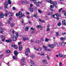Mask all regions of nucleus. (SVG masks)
<instances>
[{
  "label": "nucleus",
  "mask_w": 66,
  "mask_h": 66,
  "mask_svg": "<svg viewBox=\"0 0 66 66\" xmlns=\"http://www.w3.org/2000/svg\"><path fill=\"white\" fill-rule=\"evenodd\" d=\"M22 13L21 12H19L18 13H16V16H19V19H21L22 18V17H24V14H22Z\"/></svg>",
  "instance_id": "nucleus-1"
},
{
  "label": "nucleus",
  "mask_w": 66,
  "mask_h": 66,
  "mask_svg": "<svg viewBox=\"0 0 66 66\" xmlns=\"http://www.w3.org/2000/svg\"><path fill=\"white\" fill-rule=\"evenodd\" d=\"M15 34H16V36H14L13 35H12L11 36L12 37L13 41L15 42L16 40L17 39V37L18 36V33L16 32L15 33Z\"/></svg>",
  "instance_id": "nucleus-2"
},
{
  "label": "nucleus",
  "mask_w": 66,
  "mask_h": 66,
  "mask_svg": "<svg viewBox=\"0 0 66 66\" xmlns=\"http://www.w3.org/2000/svg\"><path fill=\"white\" fill-rule=\"evenodd\" d=\"M48 3H50L51 4H53V5H54V6H55V7L57 8V6L56 5H57V3L56 2H53V1L52 0H50L49 1H48Z\"/></svg>",
  "instance_id": "nucleus-3"
},
{
  "label": "nucleus",
  "mask_w": 66,
  "mask_h": 66,
  "mask_svg": "<svg viewBox=\"0 0 66 66\" xmlns=\"http://www.w3.org/2000/svg\"><path fill=\"white\" fill-rule=\"evenodd\" d=\"M7 5H8V3L7 1H6L4 2V7L5 9L7 8Z\"/></svg>",
  "instance_id": "nucleus-4"
},
{
  "label": "nucleus",
  "mask_w": 66,
  "mask_h": 66,
  "mask_svg": "<svg viewBox=\"0 0 66 66\" xmlns=\"http://www.w3.org/2000/svg\"><path fill=\"white\" fill-rule=\"evenodd\" d=\"M0 38H2V41L4 42L5 40V37L3 35H2L0 36Z\"/></svg>",
  "instance_id": "nucleus-5"
},
{
  "label": "nucleus",
  "mask_w": 66,
  "mask_h": 66,
  "mask_svg": "<svg viewBox=\"0 0 66 66\" xmlns=\"http://www.w3.org/2000/svg\"><path fill=\"white\" fill-rule=\"evenodd\" d=\"M30 52V50L29 48H27V51L25 52V54L27 56H29V55H28V52Z\"/></svg>",
  "instance_id": "nucleus-6"
},
{
  "label": "nucleus",
  "mask_w": 66,
  "mask_h": 66,
  "mask_svg": "<svg viewBox=\"0 0 66 66\" xmlns=\"http://www.w3.org/2000/svg\"><path fill=\"white\" fill-rule=\"evenodd\" d=\"M20 63L21 65L22 66L25 65L26 64V63L24 61H23L22 60H21L20 61Z\"/></svg>",
  "instance_id": "nucleus-7"
},
{
  "label": "nucleus",
  "mask_w": 66,
  "mask_h": 66,
  "mask_svg": "<svg viewBox=\"0 0 66 66\" xmlns=\"http://www.w3.org/2000/svg\"><path fill=\"white\" fill-rule=\"evenodd\" d=\"M14 54L15 55L17 56L18 54V53L16 51H15L14 52Z\"/></svg>",
  "instance_id": "nucleus-8"
},
{
  "label": "nucleus",
  "mask_w": 66,
  "mask_h": 66,
  "mask_svg": "<svg viewBox=\"0 0 66 66\" xmlns=\"http://www.w3.org/2000/svg\"><path fill=\"white\" fill-rule=\"evenodd\" d=\"M34 49L35 50H36V51H41V50H42V48H39L38 49H36L35 48H34Z\"/></svg>",
  "instance_id": "nucleus-9"
},
{
  "label": "nucleus",
  "mask_w": 66,
  "mask_h": 66,
  "mask_svg": "<svg viewBox=\"0 0 66 66\" xmlns=\"http://www.w3.org/2000/svg\"><path fill=\"white\" fill-rule=\"evenodd\" d=\"M4 17V14L2 13H0V18H3Z\"/></svg>",
  "instance_id": "nucleus-10"
},
{
  "label": "nucleus",
  "mask_w": 66,
  "mask_h": 66,
  "mask_svg": "<svg viewBox=\"0 0 66 66\" xmlns=\"http://www.w3.org/2000/svg\"><path fill=\"white\" fill-rule=\"evenodd\" d=\"M60 39L62 41H64L66 40V38H65L61 37L60 38Z\"/></svg>",
  "instance_id": "nucleus-11"
},
{
  "label": "nucleus",
  "mask_w": 66,
  "mask_h": 66,
  "mask_svg": "<svg viewBox=\"0 0 66 66\" xmlns=\"http://www.w3.org/2000/svg\"><path fill=\"white\" fill-rule=\"evenodd\" d=\"M62 23L63 25L65 24V23H66V21L65 20H62Z\"/></svg>",
  "instance_id": "nucleus-12"
},
{
  "label": "nucleus",
  "mask_w": 66,
  "mask_h": 66,
  "mask_svg": "<svg viewBox=\"0 0 66 66\" xmlns=\"http://www.w3.org/2000/svg\"><path fill=\"white\" fill-rule=\"evenodd\" d=\"M12 47H14L15 49H17V46L16 45H14L13 44L12 45Z\"/></svg>",
  "instance_id": "nucleus-13"
},
{
  "label": "nucleus",
  "mask_w": 66,
  "mask_h": 66,
  "mask_svg": "<svg viewBox=\"0 0 66 66\" xmlns=\"http://www.w3.org/2000/svg\"><path fill=\"white\" fill-rule=\"evenodd\" d=\"M43 48H45V50L46 51H47V46H45V45H43Z\"/></svg>",
  "instance_id": "nucleus-14"
},
{
  "label": "nucleus",
  "mask_w": 66,
  "mask_h": 66,
  "mask_svg": "<svg viewBox=\"0 0 66 66\" xmlns=\"http://www.w3.org/2000/svg\"><path fill=\"white\" fill-rule=\"evenodd\" d=\"M3 29L1 28H0V33H3Z\"/></svg>",
  "instance_id": "nucleus-15"
},
{
  "label": "nucleus",
  "mask_w": 66,
  "mask_h": 66,
  "mask_svg": "<svg viewBox=\"0 0 66 66\" xmlns=\"http://www.w3.org/2000/svg\"><path fill=\"white\" fill-rule=\"evenodd\" d=\"M5 42L7 43H10V42H12V40H6Z\"/></svg>",
  "instance_id": "nucleus-16"
},
{
  "label": "nucleus",
  "mask_w": 66,
  "mask_h": 66,
  "mask_svg": "<svg viewBox=\"0 0 66 66\" xmlns=\"http://www.w3.org/2000/svg\"><path fill=\"white\" fill-rule=\"evenodd\" d=\"M22 47L20 45L19 46V49L20 51H21V50H22Z\"/></svg>",
  "instance_id": "nucleus-17"
},
{
  "label": "nucleus",
  "mask_w": 66,
  "mask_h": 66,
  "mask_svg": "<svg viewBox=\"0 0 66 66\" xmlns=\"http://www.w3.org/2000/svg\"><path fill=\"white\" fill-rule=\"evenodd\" d=\"M10 32L12 33H13V34H14V33L15 32V31L13 29H11L10 31Z\"/></svg>",
  "instance_id": "nucleus-18"
},
{
  "label": "nucleus",
  "mask_w": 66,
  "mask_h": 66,
  "mask_svg": "<svg viewBox=\"0 0 66 66\" xmlns=\"http://www.w3.org/2000/svg\"><path fill=\"white\" fill-rule=\"evenodd\" d=\"M65 44L64 42H63L61 43V45L62 46H65Z\"/></svg>",
  "instance_id": "nucleus-19"
},
{
  "label": "nucleus",
  "mask_w": 66,
  "mask_h": 66,
  "mask_svg": "<svg viewBox=\"0 0 66 66\" xmlns=\"http://www.w3.org/2000/svg\"><path fill=\"white\" fill-rule=\"evenodd\" d=\"M29 10L31 12H33V9L32 8H29Z\"/></svg>",
  "instance_id": "nucleus-20"
},
{
  "label": "nucleus",
  "mask_w": 66,
  "mask_h": 66,
  "mask_svg": "<svg viewBox=\"0 0 66 66\" xmlns=\"http://www.w3.org/2000/svg\"><path fill=\"white\" fill-rule=\"evenodd\" d=\"M49 46L51 48H52V49H53V48H54V46H53L51 45H49Z\"/></svg>",
  "instance_id": "nucleus-21"
},
{
  "label": "nucleus",
  "mask_w": 66,
  "mask_h": 66,
  "mask_svg": "<svg viewBox=\"0 0 66 66\" xmlns=\"http://www.w3.org/2000/svg\"><path fill=\"white\" fill-rule=\"evenodd\" d=\"M29 30V27H25V31H28V30Z\"/></svg>",
  "instance_id": "nucleus-22"
},
{
  "label": "nucleus",
  "mask_w": 66,
  "mask_h": 66,
  "mask_svg": "<svg viewBox=\"0 0 66 66\" xmlns=\"http://www.w3.org/2000/svg\"><path fill=\"white\" fill-rule=\"evenodd\" d=\"M55 15L56 17H59V16H61V15L60 14H59L58 13L55 14Z\"/></svg>",
  "instance_id": "nucleus-23"
},
{
  "label": "nucleus",
  "mask_w": 66,
  "mask_h": 66,
  "mask_svg": "<svg viewBox=\"0 0 66 66\" xmlns=\"http://www.w3.org/2000/svg\"><path fill=\"white\" fill-rule=\"evenodd\" d=\"M9 4H12V2L10 0H8V1Z\"/></svg>",
  "instance_id": "nucleus-24"
},
{
  "label": "nucleus",
  "mask_w": 66,
  "mask_h": 66,
  "mask_svg": "<svg viewBox=\"0 0 66 66\" xmlns=\"http://www.w3.org/2000/svg\"><path fill=\"white\" fill-rule=\"evenodd\" d=\"M30 63L32 64V65H34V63L33 62V61L32 60H31L30 61Z\"/></svg>",
  "instance_id": "nucleus-25"
},
{
  "label": "nucleus",
  "mask_w": 66,
  "mask_h": 66,
  "mask_svg": "<svg viewBox=\"0 0 66 66\" xmlns=\"http://www.w3.org/2000/svg\"><path fill=\"white\" fill-rule=\"evenodd\" d=\"M48 40H49V39L48 38H46L45 39V41L46 42H47Z\"/></svg>",
  "instance_id": "nucleus-26"
},
{
  "label": "nucleus",
  "mask_w": 66,
  "mask_h": 66,
  "mask_svg": "<svg viewBox=\"0 0 66 66\" xmlns=\"http://www.w3.org/2000/svg\"><path fill=\"white\" fill-rule=\"evenodd\" d=\"M41 27H41V26H40V25H38L37 26V29H39V28H41Z\"/></svg>",
  "instance_id": "nucleus-27"
},
{
  "label": "nucleus",
  "mask_w": 66,
  "mask_h": 66,
  "mask_svg": "<svg viewBox=\"0 0 66 66\" xmlns=\"http://www.w3.org/2000/svg\"><path fill=\"white\" fill-rule=\"evenodd\" d=\"M31 57L32 58V59H33V58H34L35 57V55H31Z\"/></svg>",
  "instance_id": "nucleus-28"
},
{
  "label": "nucleus",
  "mask_w": 66,
  "mask_h": 66,
  "mask_svg": "<svg viewBox=\"0 0 66 66\" xmlns=\"http://www.w3.org/2000/svg\"><path fill=\"white\" fill-rule=\"evenodd\" d=\"M6 52L7 53H11V51H10V50H7L6 51Z\"/></svg>",
  "instance_id": "nucleus-29"
},
{
  "label": "nucleus",
  "mask_w": 66,
  "mask_h": 66,
  "mask_svg": "<svg viewBox=\"0 0 66 66\" xmlns=\"http://www.w3.org/2000/svg\"><path fill=\"white\" fill-rule=\"evenodd\" d=\"M17 56H13V59H17Z\"/></svg>",
  "instance_id": "nucleus-30"
},
{
  "label": "nucleus",
  "mask_w": 66,
  "mask_h": 66,
  "mask_svg": "<svg viewBox=\"0 0 66 66\" xmlns=\"http://www.w3.org/2000/svg\"><path fill=\"white\" fill-rule=\"evenodd\" d=\"M59 23H58L57 25L58 26H60L61 25V22H59Z\"/></svg>",
  "instance_id": "nucleus-31"
},
{
  "label": "nucleus",
  "mask_w": 66,
  "mask_h": 66,
  "mask_svg": "<svg viewBox=\"0 0 66 66\" xmlns=\"http://www.w3.org/2000/svg\"><path fill=\"white\" fill-rule=\"evenodd\" d=\"M14 23H12L11 24V27L12 28V27H14Z\"/></svg>",
  "instance_id": "nucleus-32"
},
{
  "label": "nucleus",
  "mask_w": 66,
  "mask_h": 66,
  "mask_svg": "<svg viewBox=\"0 0 66 66\" xmlns=\"http://www.w3.org/2000/svg\"><path fill=\"white\" fill-rule=\"evenodd\" d=\"M35 4L37 6H39V4H38V2L36 3Z\"/></svg>",
  "instance_id": "nucleus-33"
},
{
  "label": "nucleus",
  "mask_w": 66,
  "mask_h": 66,
  "mask_svg": "<svg viewBox=\"0 0 66 66\" xmlns=\"http://www.w3.org/2000/svg\"><path fill=\"white\" fill-rule=\"evenodd\" d=\"M58 55L59 57H62V55L60 53Z\"/></svg>",
  "instance_id": "nucleus-34"
},
{
  "label": "nucleus",
  "mask_w": 66,
  "mask_h": 66,
  "mask_svg": "<svg viewBox=\"0 0 66 66\" xmlns=\"http://www.w3.org/2000/svg\"><path fill=\"white\" fill-rule=\"evenodd\" d=\"M38 11L39 13H42V11H41L40 10L38 9Z\"/></svg>",
  "instance_id": "nucleus-35"
},
{
  "label": "nucleus",
  "mask_w": 66,
  "mask_h": 66,
  "mask_svg": "<svg viewBox=\"0 0 66 66\" xmlns=\"http://www.w3.org/2000/svg\"><path fill=\"white\" fill-rule=\"evenodd\" d=\"M62 8H61V9H60L59 11V13H60V12H61V11H62Z\"/></svg>",
  "instance_id": "nucleus-36"
},
{
  "label": "nucleus",
  "mask_w": 66,
  "mask_h": 66,
  "mask_svg": "<svg viewBox=\"0 0 66 66\" xmlns=\"http://www.w3.org/2000/svg\"><path fill=\"white\" fill-rule=\"evenodd\" d=\"M59 65L60 66H62V63L61 62H60L59 63Z\"/></svg>",
  "instance_id": "nucleus-37"
},
{
  "label": "nucleus",
  "mask_w": 66,
  "mask_h": 66,
  "mask_svg": "<svg viewBox=\"0 0 66 66\" xmlns=\"http://www.w3.org/2000/svg\"><path fill=\"white\" fill-rule=\"evenodd\" d=\"M42 62L44 63H46L47 61H46V60H43L42 61Z\"/></svg>",
  "instance_id": "nucleus-38"
},
{
  "label": "nucleus",
  "mask_w": 66,
  "mask_h": 66,
  "mask_svg": "<svg viewBox=\"0 0 66 66\" xmlns=\"http://www.w3.org/2000/svg\"><path fill=\"white\" fill-rule=\"evenodd\" d=\"M34 17H36V18H37V14H35L34 15Z\"/></svg>",
  "instance_id": "nucleus-39"
},
{
  "label": "nucleus",
  "mask_w": 66,
  "mask_h": 66,
  "mask_svg": "<svg viewBox=\"0 0 66 66\" xmlns=\"http://www.w3.org/2000/svg\"><path fill=\"white\" fill-rule=\"evenodd\" d=\"M21 3L22 4H24L25 3H24V2L23 1H21Z\"/></svg>",
  "instance_id": "nucleus-40"
},
{
  "label": "nucleus",
  "mask_w": 66,
  "mask_h": 66,
  "mask_svg": "<svg viewBox=\"0 0 66 66\" xmlns=\"http://www.w3.org/2000/svg\"><path fill=\"white\" fill-rule=\"evenodd\" d=\"M50 31V28H47L46 29V31Z\"/></svg>",
  "instance_id": "nucleus-41"
},
{
  "label": "nucleus",
  "mask_w": 66,
  "mask_h": 66,
  "mask_svg": "<svg viewBox=\"0 0 66 66\" xmlns=\"http://www.w3.org/2000/svg\"><path fill=\"white\" fill-rule=\"evenodd\" d=\"M35 43L36 44H37V43H39V41L38 40H37L36 41Z\"/></svg>",
  "instance_id": "nucleus-42"
},
{
  "label": "nucleus",
  "mask_w": 66,
  "mask_h": 66,
  "mask_svg": "<svg viewBox=\"0 0 66 66\" xmlns=\"http://www.w3.org/2000/svg\"><path fill=\"white\" fill-rule=\"evenodd\" d=\"M25 3L26 4V3H29V1H26L25 2Z\"/></svg>",
  "instance_id": "nucleus-43"
},
{
  "label": "nucleus",
  "mask_w": 66,
  "mask_h": 66,
  "mask_svg": "<svg viewBox=\"0 0 66 66\" xmlns=\"http://www.w3.org/2000/svg\"><path fill=\"white\" fill-rule=\"evenodd\" d=\"M7 23L9 24H11V22L10 21H8L7 22Z\"/></svg>",
  "instance_id": "nucleus-44"
},
{
  "label": "nucleus",
  "mask_w": 66,
  "mask_h": 66,
  "mask_svg": "<svg viewBox=\"0 0 66 66\" xmlns=\"http://www.w3.org/2000/svg\"><path fill=\"white\" fill-rule=\"evenodd\" d=\"M46 14L47 15H50V12H48Z\"/></svg>",
  "instance_id": "nucleus-45"
},
{
  "label": "nucleus",
  "mask_w": 66,
  "mask_h": 66,
  "mask_svg": "<svg viewBox=\"0 0 66 66\" xmlns=\"http://www.w3.org/2000/svg\"><path fill=\"white\" fill-rule=\"evenodd\" d=\"M26 40H27V39L26 38H23V41H25Z\"/></svg>",
  "instance_id": "nucleus-46"
},
{
  "label": "nucleus",
  "mask_w": 66,
  "mask_h": 66,
  "mask_svg": "<svg viewBox=\"0 0 66 66\" xmlns=\"http://www.w3.org/2000/svg\"><path fill=\"white\" fill-rule=\"evenodd\" d=\"M54 6L52 5H51L50 6V7L52 9L53 7H54Z\"/></svg>",
  "instance_id": "nucleus-47"
},
{
  "label": "nucleus",
  "mask_w": 66,
  "mask_h": 66,
  "mask_svg": "<svg viewBox=\"0 0 66 66\" xmlns=\"http://www.w3.org/2000/svg\"><path fill=\"white\" fill-rule=\"evenodd\" d=\"M47 51H51V50H50V49L47 48Z\"/></svg>",
  "instance_id": "nucleus-48"
},
{
  "label": "nucleus",
  "mask_w": 66,
  "mask_h": 66,
  "mask_svg": "<svg viewBox=\"0 0 66 66\" xmlns=\"http://www.w3.org/2000/svg\"><path fill=\"white\" fill-rule=\"evenodd\" d=\"M13 20V18H9V20L11 21V20Z\"/></svg>",
  "instance_id": "nucleus-49"
},
{
  "label": "nucleus",
  "mask_w": 66,
  "mask_h": 66,
  "mask_svg": "<svg viewBox=\"0 0 66 66\" xmlns=\"http://www.w3.org/2000/svg\"><path fill=\"white\" fill-rule=\"evenodd\" d=\"M53 12H50V15H52V14H53V13H52Z\"/></svg>",
  "instance_id": "nucleus-50"
},
{
  "label": "nucleus",
  "mask_w": 66,
  "mask_h": 66,
  "mask_svg": "<svg viewBox=\"0 0 66 66\" xmlns=\"http://www.w3.org/2000/svg\"><path fill=\"white\" fill-rule=\"evenodd\" d=\"M44 54H45V53L44 52H42V55H44Z\"/></svg>",
  "instance_id": "nucleus-51"
},
{
  "label": "nucleus",
  "mask_w": 66,
  "mask_h": 66,
  "mask_svg": "<svg viewBox=\"0 0 66 66\" xmlns=\"http://www.w3.org/2000/svg\"><path fill=\"white\" fill-rule=\"evenodd\" d=\"M21 42H19L18 43V44L19 45H21Z\"/></svg>",
  "instance_id": "nucleus-52"
},
{
  "label": "nucleus",
  "mask_w": 66,
  "mask_h": 66,
  "mask_svg": "<svg viewBox=\"0 0 66 66\" xmlns=\"http://www.w3.org/2000/svg\"><path fill=\"white\" fill-rule=\"evenodd\" d=\"M62 57H65V55H62Z\"/></svg>",
  "instance_id": "nucleus-53"
},
{
  "label": "nucleus",
  "mask_w": 66,
  "mask_h": 66,
  "mask_svg": "<svg viewBox=\"0 0 66 66\" xmlns=\"http://www.w3.org/2000/svg\"><path fill=\"white\" fill-rule=\"evenodd\" d=\"M50 25H48L47 26V28H50Z\"/></svg>",
  "instance_id": "nucleus-54"
},
{
  "label": "nucleus",
  "mask_w": 66,
  "mask_h": 66,
  "mask_svg": "<svg viewBox=\"0 0 66 66\" xmlns=\"http://www.w3.org/2000/svg\"><path fill=\"white\" fill-rule=\"evenodd\" d=\"M24 57H22V61H24Z\"/></svg>",
  "instance_id": "nucleus-55"
},
{
  "label": "nucleus",
  "mask_w": 66,
  "mask_h": 66,
  "mask_svg": "<svg viewBox=\"0 0 66 66\" xmlns=\"http://www.w3.org/2000/svg\"><path fill=\"white\" fill-rule=\"evenodd\" d=\"M47 57L48 59H50V58H49V55H47Z\"/></svg>",
  "instance_id": "nucleus-56"
},
{
  "label": "nucleus",
  "mask_w": 66,
  "mask_h": 66,
  "mask_svg": "<svg viewBox=\"0 0 66 66\" xmlns=\"http://www.w3.org/2000/svg\"><path fill=\"white\" fill-rule=\"evenodd\" d=\"M10 15H11V16H13V14L12 13H11Z\"/></svg>",
  "instance_id": "nucleus-57"
},
{
  "label": "nucleus",
  "mask_w": 66,
  "mask_h": 66,
  "mask_svg": "<svg viewBox=\"0 0 66 66\" xmlns=\"http://www.w3.org/2000/svg\"><path fill=\"white\" fill-rule=\"evenodd\" d=\"M50 10H51L52 12H53V9H52V8H50Z\"/></svg>",
  "instance_id": "nucleus-58"
},
{
  "label": "nucleus",
  "mask_w": 66,
  "mask_h": 66,
  "mask_svg": "<svg viewBox=\"0 0 66 66\" xmlns=\"http://www.w3.org/2000/svg\"><path fill=\"white\" fill-rule=\"evenodd\" d=\"M32 6H33V4H30V7H32Z\"/></svg>",
  "instance_id": "nucleus-59"
},
{
  "label": "nucleus",
  "mask_w": 66,
  "mask_h": 66,
  "mask_svg": "<svg viewBox=\"0 0 66 66\" xmlns=\"http://www.w3.org/2000/svg\"><path fill=\"white\" fill-rule=\"evenodd\" d=\"M13 10H15V7H13Z\"/></svg>",
  "instance_id": "nucleus-60"
},
{
  "label": "nucleus",
  "mask_w": 66,
  "mask_h": 66,
  "mask_svg": "<svg viewBox=\"0 0 66 66\" xmlns=\"http://www.w3.org/2000/svg\"><path fill=\"white\" fill-rule=\"evenodd\" d=\"M56 19L57 20H59V19H60V18H59V17H57L56 18Z\"/></svg>",
  "instance_id": "nucleus-61"
},
{
  "label": "nucleus",
  "mask_w": 66,
  "mask_h": 66,
  "mask_svg": "<svg viewBox=\"0 0 66 66\" xmlns=\"http://www.w3.org/2000/svg\"><path fill=\"white\" fill-rule=\"evenodd\" d=\"M53 17H55V14H53L52 16Z\"/></svg>",
  "instance_id": "nucleus-62"
},
{
  "label": "nucleus",
  "mask_w": 66,
  "mask_h": 66,
  "mask_svg": "<svg viewBox=\"0 0 66 66\" xmlns=\"http://www.w3.org/2000/svg\"><path fill=\"white\" fill-rule=\"evenodd\" d=\"M4 16H5L6 17V16H7V14H4Z\"/></svg>",
  "instance_id": "nucleus-63"
},
{
  "label": "nucleus",
  "mask_w": 66,
  "mask_h": 66,
  "mask_svg": "<svg viewBox=\"0 0 66 66\" xmlns=\"http://www.w3.org/2000/svg\"><path fill=\"white\" fill-rule=\"evenodd\" d=\"M21 12H23V9H21Z\"/></svg>",
  "instance_id": "nucleus-64"
}]
</instances>
